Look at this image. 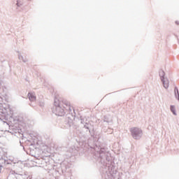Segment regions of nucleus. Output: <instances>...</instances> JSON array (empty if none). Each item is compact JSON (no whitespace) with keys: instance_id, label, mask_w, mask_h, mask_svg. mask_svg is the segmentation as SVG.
<instances>
[{"instance_id":"5","label":"nucleus","mask_w":179,"mask_h":179,"mask_svg":"<svg viewBox=\"0 0 179 179\" xmlns=\"http://www.w3.org/2000/svg\"><path fill=\"white\" fill-rule=\"evenodd\" d=\"M177 94H178V96L179 97V94H178V89H177V87L175 88V94L176 96H177Z\"/></svg>"},{"instance_id":"2","label":"nucleus","mask_w":179,"mask_h":179,"mask_svg":"<svg viewBox=\"0 0 179 179\" xmlns=\"http://www.w3.org/2000/svg\"><path fill=\"white\" fill-rule=\"evenodd\" d=\"M131 132L133 138H135V139H136V138L138 137V135H140V134H142V131L136 127L131 128Z\"/></svg>"},{"instance_id":"1","label":"nucleus","mask_w":179,"mask_h":179,"mask_svg":"<svg viewBox=\"0 0 179 179\" xmlns=\"http://www.w3.org/2000/svg\"><path fill=\"white\" fill-rule=\"evenodd\" d=\"M159 76H161V80L163 82L164 87L169 89V80L164 78V71H161L159 72Z\"/></svg>"},{"instance_id":"4","label":"nucleus","mask_w":179,"mask_h":179,"mask_svg":"<svg viewBox=\"0 0 179 179\" xmlns=\"http://www.w3.org/2000/svg\"><path fill=\"white\" fill-rule=\"evenodd\" d=\"M171 110L172 111L173 114L176 115V108H174V106H171Z\"/></svg>"},{"instance_id":"3","label":"nucleus","mask_w":179,"mask_h":179,"mask_svg":"<svg viewBox=\"0 0 179 179\" xmlns=\"http://www.w3.org/2000/svg\"><path fill=\"white\" fill-rule=\"evenodd\" d=\"M29 99L30 101H36V96L33 94L32 93L28 94Z\"/></svg>"}]
</instances>
